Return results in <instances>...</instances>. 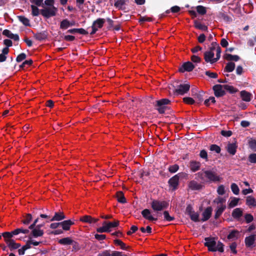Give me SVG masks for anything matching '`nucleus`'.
<instances>
[{
	"label": "nucleus",
	"mask_w": 256,
	"mask_h": 256,
	"mask_svg": "<svg viewBox=\"0 0 256 256\" xmlns=\"http://www.w3.org/2000/svg\"><path fill=\"white\" fill-rule=\"evenodd\" d=\"M119 221L116 220H114V222H107L106 221H104L102 223V225L106 224L108 230H110V229L112 228H116L119 225Z\"/></svg>",
	"instance_id": "obj_32"
},
{
	"label": "nucleus",
	"mask_w": 256,
	"mask_h": 256,
	"mask_svg": "<svg viewBox=\"0 0 256 256\" xmlns=\"http://www.w3.org/2000/svg\"><path fill=\"white\" fill-rule=\"evenodd\" d=\"M18 20L21 22H22V24L24 25L25 26H30V20L28 18H26L24 16H18Z\"/></svg>",
	"instance_id": "obj_42"
},
{
	"label": "nucleus",
	"mask_w": 256,
	"mask_h": 256,
	"mask_svg": "<svg viewBox=\"0 0 256 256\" xmlns=\"http://www.w3.org/2000/svg\"><path fill=\"white\" fill-rule=\"evenodd\" d=\"M200 156L206 162L208 161V153L205 150H202L200 151Z\"/></svg>",
	"instance_id": "obj_57"
},
{
	"label": "nucleus",
	"mask_w": 256,
	"mask_h": 256,
	"mask_svg": "<svg viewBox=\"0 0 256 256\" xmlns=\"http://www.w3.org/2000/svg\"><path fill=\"white\" fill-rule=\"evenodd\" d=\"M32 8V14L34 16H38L40 14V10L38 8L34 5H31L30 6Z\"/></svg>",
	"instance_id": "obj_48"
},
{
	"label": "nucleus",
	"mask_w": 256,
	"mask_h": 256,
	"mask_svg": "<svg viewBox=\"0 0 256 256\" xmlns=\"http://www.w3.org/2000/svg\"><path fill=\"white\" fill-rule=\"evenodd\" d=\"M206 76L212 78H216L218 74L216 72H211L210 70H207L205 72Z\"/></svg>",
	"instance_id": "obj_58"
},
{
	"label": "nucleus",
	"mask_w": 256,
	"mask_h": 256,
	"mask_svg": "<svg viewBox=\"0 0 256 256\" xmlns=\"http://www.w3.org/2000/svg\"><path fill=\"white\" fill-rule=\"evenodd\" d=\"M206 242L204 244L205 246L208 248V250L210 252H216L214 247L216 242L214 237H206L204 238Z\"/></svg>",
	"instance_id": "obj_6"
},
{
	"label": "nucleus",
	"mask_w": 256,
	"mask_h": 256,
	"mask_svg": "<svg viewBox=\"0 0 256 256\" xmlns=\"http://www.w3.org/2000/svg\"><path fill=\"white\" fill-rule=\"evenodd\" d=\"M224 90L232 94H234L238 91V89L236 88L233 86L228 84L224 85Z\"/></svg>",
	"instance_id": "obj_44"
},
{
	"label": "nucleus",
	"mask_w": 256,
	"mask_h": 256,
	"mask_svg": "<svg viewBox=\"0 0 256 256\" xmlns=\"http://www.w3.org/2000/svg\"><path fill=\"white\" fill-rule=\"evenodd\" d=\"M212 90L214 91V94L216 97H221L226 94L225 90L224 88V85L216 84Z\"/></svg>",
	"instance_id": "obj_8"
},
{
	"label": "nucleus",
	"mask_w": 256,
	"mask_h": 256,
	"mask_svg": "<svg viewBox=\"0 0 256 256\" xmlns=\"http://www.w3.org/2000/svg\"><path fill=\"white\" fill-rule=\"evenodd\" d=\"M164 220L168 222H171L174 220V216H172L170 215L169 212L167 210H165L163 212Z\"/></svg>",
	"instance_id": "obj_51"
},
{
	"label": "nucleus",
	"mask_w": 256,
	"mask_h": 256,
	"mask_svg": "<svg viewBox=\"0 0 256 256\" xmlns=\"http://www.w3.org/2000/svg\"><path fill=\"white\" fill-rule=\"evenodd\" d=\"M212 208L211 206L208 207L202 212V218L201 220L205 222L208 220L211 216Z\"/></svg>",
	"instance_id": "obj_18"
},
{
	"label": "nucleus",
	"mask_w": 256,
	"mask_h": 256,
	"mask_svg": "<svg viewBox=\"0 0 256 256\" xmlns=\"http://www.w3.org/2000/svg\"><path fill=\"white\" fill-rule=\"evenodd\" d=\"M104 22L105 20L104 18H98L93 22L92 25L94 26H96L98 29L101 28L103 26Z\"/></svg>",
	"instance_id": "obj_31"
},
{
	"label": "nucleus",
	"mask_w": 256,
	"mask_h": 256,
	"mask_svg": "<svg viewBox=\"0 0 256 256\" xmlns=\"http://www.w3.org/2000/svg\"><path fill=\"white\" fill-rule=\"evenodd\" d=\"M174 92L177 95H183L184 94L186 93L190 90V85L188 84H180L179 85H177L174 86Z\"/></svg>",
	"instance_id": "obj_4"
},
{
	"label": "nucleus",
	"mask_w": 256,
	"mask_h": 256,
	"mask_svg": "<svg viewBox=\"0 0 256 256\" xmlns=\"http://www.w3.org/2000/svg\"><path fill=\"white\" fill-rule=\"evenodd\" d=\"M206 182H218L220 180L219 176H217L215 172L211 170H204Z\"/></svg>",
	"instance_id": "obj_7"
},
{
	"label": "nucleus",
	"mask_w": 256,
	"mask_h": 256,
	"mask_svg": "<svg viewBox=\"0 0 256 256\" xmlns=\"http://www.w3.org/2000/svg\"><path fill=\"white\" fill-rule=\"evenodd\" d=\"M194 25L196 28L202 30L207 32L208 30V28L206 26L202 24L196 20L194 21Z\"/></svg>",
	"instance_id": "obj_36"
},
{
	"label": "nucleus",
	"mask_w": 256,
	"mask_h": 256,
	"mask_svg": "<svg viewBox=\"0 0 256 256\" xmlns=\"http://www.w3.org/2000/svg\"><path fill=\"white\" fill-rule=\"evenodd\" d=\"M190 217L192 220L194 222H198L200 221L199 220V214L197 212H194L190 214Z\"/></svg>",
	"instance_id": "obj_54"
},
{
	"label": "nucleus",
	"mask_w": 256,
	"mask_h": 256,
	"mask_svg": "<svg viewBox=\"0 0 256 256\" xmlns=\"http://www.w3.org/2000/svg\"><path fill=\"white\" fill-rule=\"evenodd\" d=\"M66 218V216L62 212L59 210L58 212H55L54 216L50 218L46 222H53V221H60Z\"/></svg>",
	"instance_id": "obj_11"
},
{
	"label": "nucleus",
	"mask_w": 256,
	"mask_h": 256,
	"mask_svg": "<svg viewBox=\"0 0 256 256\" xmlns=\"http://www.w3.org/2000/svg\"><path fill=\"white\" fill-rule=\"evenodd\" d=\"M214 52L211 51H206L204 54V57L205 62L207 63L210 62V64H213L216 62L215 58H214Z\"/></svg>",
	"instance_id": "obj_10"
},
{
	"label": "nucleus",
	"mask_w": 256,
	"mask_h": 256,
	"mask_svg": "<svg viewBox=\"0 0 256 256\" xmlns=\"http://www.w3.org/2000/svg\"><path fill=\"white\" fill-rule=\"evenodd\" d=\"M195 66L190 62H184L182 65L179 68V72H190L192 71L194 68Z\"/></svg>",
	"instance_id": "obj_9"
},
{
	"label": "nucleus",
	"mask_w": 256,
	"mask_h": 256,
	"mask_svg": "<svg viewBox=\"0 0 256 256\" xmlns=\"http://www.w3.org/2000/svg\"><path fill=\"white\" fill-rule=\"evenodd\" d=\"M226 208V206L224 204L218 206L216 209V212L214 216V218L216 220L218 219L222 215Z\"/></svg>",
	"instance_id": "obj_25"
},
{
	"label": "nucleus",
	"mask_w": 256,
	"mask_h": 256,
	"mask_svg": "<svg viewBox=\"0 0 256 256\" xmlns=\"http://www.w3.org/2000/svg\"><path fill=\"white\" fill-rule=\"evenodd\" d=\"M216 251H218L221 253L224 252V244L220 241H218L214 247Z\"/></svg>",
	"instance_id": "obj_46"
},
{
	"label": "nucleus",
	"mask_w": 256,
	"mask_h": 256,
	"mask_svg": "<svg viewBox=\"0 0 256 256\" xmlns=\"http://www.w3.org/2000/svg\"><path fill=\"white\" fill-rule=\"evenodd\" d=\"M34 38L37 40L42 41L48 38V32L46 31H42L40 32L34 33L32 32Z\"/></svg>",
	"instance_id": "obj_16"
},
{
	"label": "nucleus",
	"mask_w": 256,
	"mask_h": 256,
	"mask_svg": "<svg viewBox=\"0 0 256 256\" xmlns=\"http://www.w3.org/2000/svg\"><path fill=\"white\" fill-rule=\"evenodd\" d=\"M240 236V232L236 230H232L227 236L229 240H234L238 239Z\"/></svg>",
	"instance_id": "obj_22"
},
{
	"label": "nucleus",
	"mask_w": 256,
	"mask_h": 256,
	"mask_svg": "<svg viewBox=\"0 0 256 256\" xmlns=\"http://www.w3.org/2000/svg\"><path fill=\"white\" fill-rule=\"evenodd\" d=\"M195 178L202 182H206L204 171L198 172L196 174Z\"/></svg>",
	"instance_id": "obj_41"
},
{
	"label": "nucleus",
	"mask_w": 256,
	"mask_h": 256,
	"mask_svg": "<svg viewBox=\"0 0 256 256\" xmlns=\"http://www.w3.org/2000/svg\"><path fill=\"white\" fill-rule=\"evenodd\" d=\"M201 164L197 161H191L190 163V166L192 172H195L200 169Z\"/></svg>",
	"instance_id": "obj_27"
},
{
	"label": "nucleus",
	"mask_w": 256,
	"mask_h": 256,
	"mask_svg": "<svg viewBox=\"0 0 256 256\" xmlns=\"http://www.w3.org/2000/svg\"><path fill=\"white\" fill-rule=\"evenodd\" d=\"M80 221L89 224H94L97 222L99 219L95 218L88 215H85L80 218Z\"/></svg>",
	"instance_id": "obj_13"
},
{
	"label": "nucleus",
	"mask_w": 256,
	"mask_h": 256,
	"mask_svg": "<svg viewBox=\"0 0 256 256\" xmlns=\"http://www.w3.org/2000/svg\"><path fill=\"white\" fill-rule=\"evenodd\" d=\"M240 96L242 100L245 102L250 101L252 96L250 92L244 90L240 92Z\"/></svg>",
	"instance_id": "obj_24"
},
{
	"label": "nucleus",
	"mask_w": 256,
	"mask_h": 256,
	"mask_svg": "<svg viewBox=\"0 0 256 256\" xmlns=\"http://www.w3.org/2000/svg\"><path fill=\"white\" fill-rule=\"evenodd\" d=\"M197 12L200 15H204L206 13V8L202 6H198L196 7Z\"/></svg>",
	"instance_id": "obj_49"
},
{
	"label": "nucleus",
	"mask_w": 256,
	"mask_h": 256,
	"mask_svg": "<svg viewBox=\"0 0 256 256\" xmlns=\"http://www.w3.org/2000/svg\"><path fill=\"white\" fill-rule=\"evenodd\" d=\"M126 0H116L114 4V6L118 10H124L125 8L124 6L126 4Z\"/></svg>",
	"instance_id": "obj_33"
},
{
	"label": "nucleus",
	"mask_w": 256,
	"mask_h": 256,
	"mask_svg": "<svg viewBox=\"0 0 256 256\" xmlns=\"http://www.w3.org/2000/svg\"><path fill=\"white\" fill-rule=\"evenodd\" d=\"M168 206V202L165 200H153L151 202V207L154 211H161L166 209Z\"/></svg>",
	"instance_id": "obj_3"
},
{
	"label": "nucleus",
	"mask_w": 256,
	"mask_h": 256,
	"mask_svg": "<svg viewBox=\"0 0 256 256\" xmlns=\"http://www.w3.org/2000/svg\"><path fill=\"white\" fill-rule=\"evenodd\" d=\"M32 230L28 238L30 240L32 239V237L38 238V236H42L44 234V232L42 229H38L36 228L30 229Z\"/></svg>",
	"instance_id": "obj_15"
},
{
	"label": "nucleus",
	"mask_w": 256,
	"mask_h": 256,
	"mask_svg": "<svg viewBox=\"0 0 256 256\" xmlns=\"http://www.w3.org/2000/svg\"><path fill=\"white\" fill-rule=\"evenodd\" d=\"M246 204L248 206H256V200L252 196H248L246 198Z\"/></svg>",
	"instance_id": "obj_34"
},
{
	"label": "nucleus",
	"mask_w": 256,
	"mask_h": 256,
	"mask_svg": "<svg viewBox=\"0 0 256 256\" xmlns=\"http://www.w3.org/2000/svg\"><path fill=\"white\" fill-rule=\"evenodd\" d=\"M30 232V230L28 229H24L22 228H18L12 231V234L14 235H18L20 233L24 234H28Z\"/></svg>",
	"instance_id": "obj_43"
},
{
	"label": "nucleus",
	"mask_w": 256,
	"mask_h": 256,
	"mask_svg": "<svg viewBox=\"0 0 256 256\" xmlns=\"http://www.w3.org/2000/svg\"><path fill=\"white\" fill-rule=\"evenodd\" d=\"M32 218V214H27L25 216H24V219L22 220V222L25 225H28L30 224Z\"/></svg>",
	"instance_id": "obj_40"
},
{
	"label": "nucleus",
	"mask_w": 256,
	"mask_h": 256,
	"mask_svg": "<svg viewBox=\"0 0 256 256\" xmlns=\"http://www.w3.org/2000/svg\"><path fill=\"white\" fill-rule=\"evenodd\" d=\"M179 169V166L177 164H174L172 166H170L168 168V171L170 173L176 172Z\"/></svg>",
	"instance_id": "obj_56"
},
{
	"label": "nucleus",
	"mask_w": 256,
	"mask_h": 256,
	"mask_svg": "<svg viewBox=\"0 0 256 256\" xmlns=\"http://www.w3.org/2000/svg\"><path fill=\"white\" fill-rule=\"evenodd\" d=\"M6 244L11 251L16 250L21 246L20 244L16 243L13 239L12 240H6Z\"/></svg>",
	"instance_id": "obj_21"
},
{
	"label": "nucleus",
	"mask_w": 256,
	"mask_h": 256,
	"mask_svg": "<svg viewBox=\"0 0 256 256\" xmlns=\"http://www.w3.org/2000/svg\"><path fill=\"white\" fill-rule=\"evenodd\" d=\"M154 106L155 109L158 112H165L167 110H171L172 102L168 98H162L156 100L154 102Z\"/></svg>",
	"instance_id": "obj_1"
},
{
	"label": "nucleus",
	"mask_w": 256,
	"mask_h": 256,
	"mask_svg": "<svg viewBox=\"0 0 256 256\" xmlns=\"http://www.w3.org/2000/svg\"><path fill=\"white\" fill-rule=\"evenodd\" d=\"M188 186L190 189L193 190H200L202 188V186L201 184L194 180L190 181L188 183Z\"/></svg>",
	"instance_id": "obj_19"
},
{
	"label": "nucleus",
	"mask_w": 256,
	"mask_h": 256,
	"mask_svg": "<svg viewBox=\"0 0 256 256\" xmlns=\"http://www.w3.org/2000/svg\"><path fill=\"white\" fill-rule=\"evenodd\" d=\"M70 245L72 246V251L77 252V251L79 250L80 248V244H78V242H77L73 240H72V243L70 244Z\"/></svg>",
	"instance_id": "obj_60"
},
{
	"label": "nucleus",
	"mask_w": 256,
	"mask_h": 256,
	"mask_svg": "<svg viewBox=\"0 0 256 256\" xmlns=\"http://www.w3.org/2000/svg\"><path fill=\"white\" fill-rule=\"evenodd\" d=\"M248 161L251 164H256V154H250L248 156Z\"/></svg>",
	"instance_id": "obj_55"
},
{
	"label": "nucleus",
	"mask_w": 256,
	"mask_h": 256,
	"mask_svg": "<svg viewBox=\"0 0 256 256\" xmlns=\"http://www.w3.org/2000/svg\"><path fill=\"white\" fill-rule=\"evenodd\" d=\"M60 224L64 230H70V226L74 224V223L72 220H68L60 222Z\"/></svg>",
	"instance_id": "obj_23"
},
{
	"label": "nucleus",
	"mask_w": 256,
	"mask_h": 256,
	"mask_svg": "<svg viewBox=\"0 0 256 256\" xmlns=\"http://www.w3.org/2000/svg\"><path fill=\"white\" fill-rule=\"evenodd\" d=\"M14 235L12 234V231L11 232H4L2 234V236L4 239V242L6 244V240H12V238L13 236Z\"/></svg>",
	"instance_id": "obj_45"
},
{
	"label": "nucleus",
	"mask_w": 256,
	"mask_h": 256,
	"mask_svg": "<svg viewBox=\"0 0 256 256\" xmlns=\"http://www.w3.org/2000/svg\"><path fill=\"white\" fill-rule=\"evenodd\" d=\"M72 240L70 237L61 238L58 240V243L62 245H70Z\"/></svg>",
	"instance_id": "obj_39"
},
{
	"label": "nucleus",
	"mask_w": 256,
	"mask_h": 256,
	"mask_svg": "<svg viewBox=\"0 0 256 256\" xmlns=\"http://www.w3.org/2000/svg\"><path fill=\"white\" fill-rule=\"evenodd\" d=\"M210 150L214 151L217 154H219L220 152L221 148L218 146L216 144H212L210 146Z\"/></svg>",
	"instance_id": "obj_52"
},
{
	"label": "nucleus",
	"mask_w": 256,
	"mask_h": 256,
	"mask_svg": "<svg viewBox=\"0 0 256 256\" xmlns=\"http://www.w3.org/2000/svg\"><path fill=\"white\" fill-rule=\"evenodd\" d=\"M256 234H252L248 236H246L244 240L246 246L247 248H252L255 246L254 242L256 239Z\"/></svg>",
	"instance_id": "obj_12"
},
{
	"label": "nucleus",
	"mask_w": 256,
	"mask_h": 256,
	"mask_svg": "<svg viewBox=\"0 0 256 256\" xmlns=\"http://www.w3.org/2000/svg\"><path fill=\"white\" fill-rule=\"evenodd\" d=\"M114 243L116 245L119 246L122 250H126L127 246L126 244L120 240L116 239L114 240Z\"/></svg>",
	"instance_id": "obj_50"
},
{
	"label": "nucleus",
	"mask_w": 256,
	"mask_h": 256,
	"mask_svg": "<svg viewBox=\"0 0 256 256\" xmlns=\"http://www.w3.org/2000/svg\"><path fill=\"white\" fill-rule=\"evenodd\" d=\"M191 60L194 63H200L202 61L200 57L196 55H192L191 56Z\"/></svg>",
	"instance_id": "obj_64"
},
{
	"label": "nucleus",
	"mask_w": 256,
	"mask_h": 256,
	"mask_svg": "<svg viewBox=\"0 0 256 256\" xmlns=\"http://www.w3.org/2000/svg\"><path fill=\"white\" fill-rule=\"evenodd\" d=\"M67 32L72 34L78 32L83 35H87L88 34V32L82 28L70 29L67 31Z\"/></svg>",
	"instance_id": "obj_29"
},
{
	"label": "nucleus",
	"mask_w": 256,
	"mask_h": 256,
	"mask_svg": "<svg viewBox=\"0 0 256 256\" xmlns=\"http://www.w3.org/2000/svg\"><path fill=\"white\" fill-rule=\"evenodd\" d=\"M2 34L6 37L13 39L14 40L18 41L19 40V36L18 34H13L8 30H4L2 32Z\"/></svg>",
	"instance_id": "obj_20"
},
{
	"label": "nucleus",
	"mask_w": 256,
	"mask_h": 256,
	"mask_svg": "<svg viewBox=\"0 0 256 256\" xmlns=\"http://www.w3.org/2000/svg\"><path fill=\"white\" fill-rule=\"evenodd\" d=\"M141 214L145 219L150 221H156L158 220L157 218H154L151 215V212L149 209L144 210L142 211Z\"/></svg>",
	"instance_id": "obj_17"
},
{
	"label": "nucleus",
	"mask_w": 256,
	"mask_h": 256,
	"mask_svg": "<svg viewBox=\"0 0 256 256\" xmlns=\"http://www.w3.org/2000/svg\"><path fill=\"white\" fill-rule=\"evenodd\" d=\"M186 174L184 172L178 173L171 178L168 181V184L170 189L172 191H174L178 189L179 185V180L180 178L185 177Z\"/></svg>",
	"instance_id": "obj_2"
},
{
	"label": "nucleus",
	"mask_w": 256,
	"mask_h": 256,
	"mask_svg": "<svg viewBox=\"0 0 256 256\" xmlns=\"http://www.w3.org/2000/svg\"><path fill=\"white\" fill-rule=\"evenodd\" d=\"M96 231L100 233L110 232V230H108L106 224H104L102 227H100L97 228Z\"/></svg>",
	"instance_id": "obj_59"
},
{
	"label": "nucleus",
	"mask_w": 256,
	"mask_h": 256,
	"mask_svg": "<svg viewBox=\"0 0 256 256\" xmlns=\"http://www.w3.org/2000/svg\"><path fill=\"white\" fill-rule=\"evenodd\" d=\"M230 198L232 199V200L228 204V208H231L236 206L238 204V202L240 200L239 198L235 197H232Z\"/></svg>",
	"instance_id": "obj_38"
},
{
	"label": "nucleus",
	"mask_w": 256,
	"mask_h": 256,
	"mask_svg": "<svg viewBox=\"0 0 256 256\" xmlns=\"http://www.w3.org/2000/svg\"><path fill=\"white\" fill-rule=\"evenodd\" d=\"M224 58L227 60H234L237 62L240 60V58L238 55H232L229 54H226L224 56Z\"/></svg>",
	"instance_id": "obj_30"
},
{
	"label": "nucleus",
	"mask_w": 256,
	"mask_h": 256,
	"mask_svg": "<svg viewBox=\"0 0 256 256\" xmlns=\"http://www.w3.org/2000/svg\"><path fill=\"white\" fill-rule=\"evenodd\" d=\"M26 56L24 53H23V52L21 53L20 54H18V56L16 57V61L18 62H21L23 60L26 59Z\"/></svg>",
	"instance_id": "obj_63"
},
{
	"label": "nucleus",
	"mask_w": 256,
	"mask_h": 256,
	"mask_svg": "<svg viewBox=\"0 0 256 256\" xmlns=\"http://www.w3.org/2000/svg\"><path fill=\"white\" fill-rule=\"evenodd\" d=\"M235 68V64L233 62H228L226 64L224 68V72H232Z\"/></svg>",
	"instance_id": "obj_35"
},
{
	"label": "nucleus",
	"mask_w": 256,
	"mask_h": 256,
	"mask_svg": "<svg viewBox=\"0 0 256 256\" xmlns=\"http://www.w3.org/2000/svg\"><path fill=\"white\" fill-rule=\"evenodd\" d=\"M243 212L241 208L234 209L232 213V216L236 220H238L242 216Z\"/></svg>",
	"instance_id": "obj_26"
},
{
	"label": "nucleus",
	"mask_w": 256,
	"mask_h": 256,
	"mask_svg": "<svg viewBox=\"0 0 256 256\" xmlns=\"http://www.w3.org/2000/svg\"><path fill=\"white\" fill-rule=\"evenodd\" d=\"M237 148L238 144L236 141L234 142L228 143L226 147L228 152L232 156L236 154Z\"/></svg>",
	"instance_id": "obj_14"
},
{
	"label": "nucleus",
	"mask_w": 256,
	"mask_h": 256,
	"mask_svg": "<svg viewBox=\"0 0 256 256\" xmlns=\"http://www.w3.org/2000/svg\"><path fill=\"white\" fill-rule=\"evenodd\" d=\"M69 26H70V22L67 19H64L61 22L60 24V28L66 30Z\"/></svg>",
	"instance_id": "obj_47"
},
{
	"label": "nucleus",
	"mask_w": 256,
	"mask_h": 256,
	"mask_svg": "<svg viewBox=\"0 0 256 256\" xmlns=\"http://www.w3.org/2000/svg\"><path fill=\"white\" fill-rule=\"evenodd\" d=\"M230 188H231V190H232V192L234 194L237 195L239 194L240 189H239L238 185L236 184L235 183H232L231 184Z\"/></svg>",
	"instance_id": "obj_53"
},
{
	"label": "nucleus",
	"mask_w": 256,
	"mask_h": 256,
	"mask_svg": "<svg viewBox=\"0 0 256 256\" xmlns=\"http://www.w3.org/2000/svg\"><path fill=\"white\" fill-rule=\"evenodd\" d=\"M57 8L53 6L52 8H45L40 10L41 14L46 18H50L52 16H55Z\"/></svg>",
	"instance_id": "obj_5"
},
{
	"label": "nucleus",
	"mask_w": 256,
	"mask_h": 256,
	"mask_svg": "<svg viewBox=\"0 0 256 256\" xmlns=\"http://www.w3.org/2000/svg\"><path fill=\"white\" fill-rule=\"evenodd\" d=\"M116 198L118 202L121 204H125L126 202V198L124 197V194L122 191L116 192Z\"/></svg>",
	"instance_id": "obj_28"
},
{
	"label": "nucleus",
	"mask_w": 256,
	"mask_h": 256,
	"mask_svg": "<svg viewBox=\"0 0 256 256\" xmlns=\"http://www.w3.org/2000/svg\"><path fill=\"white\" fill-rule=\"evenodd\" d=\"M236 246L237 244L236 242H232L230 246V250L233 254H237V250H236Z\"/></svg>",
	"instance_id": "obj_61"
},
{
	"label": "nucleus",
	"mask_w": 256,
	"mask_h": 256,
	"mask_svg": "<svg viewBox=\"0 0 256 256\" xmlns=\"http://www.w3.org/2000/svg\"><path fill=\"white\" fill-rule=\"evenodd\" d=\"M249 147L252 150L256 151V140H251L248 142Z\"/></svg>",
	"instance_id": "obj_62"
},
{
	"label": "nucleus",
	"mask_w": 256,
	"mask_h": 256,
	"mask_svg": "<svg viewBox=\"0 0 256 256\" xmlns=\"http://www.w3.org/2000/svg\"><path fill=\"white\" fill-rule=\"evenodd\" d=\"M219 18H222L224 22H232V18L224 12H220L218 14Z\"/></svg>",
	"instance_id": "obj_37"
}]
</instances>
